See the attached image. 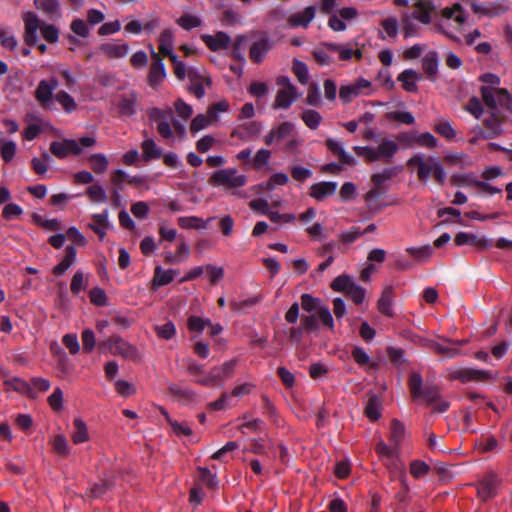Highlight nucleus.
I'll return each instance as SVG.
<instances>
[{"mask_svg":"<svg viewBox=\"0 0 512 512\" xmlns=\"http://www.w3.org/2000/svg\"><path fill=\"white\" fill-rule=\"evenodd\" d=\"M481 94L486 106L493 112L500 113V109L512 111V98L505 89L481 87Z\"/></svg>","mask_w":512,"mask_h":512,"instance_id":"39448f33","label":"nucleus"},{"mask_svg":"<svg viewBox=\"0 0 512 512\" xmlns=\"http://www.w3.org/2000/svg\"><path fill=\"white\" fill-rule=\"evenodd\" d=\"M149 118L156 124L157 131L161 137L167 140L173 139V111L171 108H151L148 112Z\"/></svg>","mask_w":512,"mask_h":512,"instance_id":"423d86ee","label":"nucleus"},{"mask_svg":"<svg viewBox=\"0 0 512 512\" xmlns=\"http://www.w3.org/2000/svg\"><path fill=\"white\" fill-rule=\"evenodd\" d=\"M88 161L91 169L97 174L104 173L108 167L107 157L102 153L91 155Z\"/></svg>","mask_w":512,"mask_h":512,"instance_id":"58836bf2","label":"nucleus"},{"mask_svg":"<svg viewBox=\"0 0 512 512\" xmlns=\"http://www.w3.org/2000/svg\"><path fill=\"white\" fill-rule=\"evenodd\" d=\"M50 151L57 158L63 159L69 154L79 155L82 152V149L76 140L64 139L63 141L51 142Z\"/></svg>","mask_w":512,"mask_h":512,"instance_id":"9b49d317","label":"nucleus"},{"mask_svg":"<svg viewBox=\"0 0 512 512\" xmlns=\"http://www.w3.org/2000/svg\"><path fill=\"white\" fill-rule=\"evenodd\" d=\"M302 120L310 129H316L319 126L322 117L317 111L308 109L302 113Z\"/></svg>","mask_w":512,"mask_h":512,"instance_id":"4d7b16f0","label":"nucleus"},{"mask_svg":"<svg viewBox=\"0 0 512 512\" xmlns=\"http://www.w3.org/2000/svg\"><path fill=\"white\" fill-rule=\"evenodd\" d=\"M235 365L236 362L234 360L225 362L221 366L212 368L207 377L198 379L196 382L204 386H214L219 383L222 384L227 378L231 377Z\"/></svg>","mask_w":512,"mask_h":512,"instance_id":"6e6552de","label":"nucleus"},{"mask_svg":"<svg viewBox=\"0 0 512 512\" xmlns=\"http://www.w3.org/2000/svg\"><path fill=\"white\" fill-rule=\"evenodd\" d=\"M422 384V376L417 372L411 373L409 378V388L414 399L422 397Z\"/></svg>","mask_w":512,"mask_h":512,"instance_id":"49530a36","label":"nucleus"},{"mask_svg":"<svg viewBox=\"0 0 512 512\" xmlns=\"http://www.w3.org/2000/svg\"><path fill=\"white\" fill-rule=\"evenodd\" d=\"M478 180L474 174H455L451 177V183L455 186H475Z\"/></svg>","mask_w":512,"mask_h":512,"instance_id":"13d9d810","label":"nucleus"},{"mask_svg":"<svg viewBox=\"0 0 512 512\" xmlns=\"http://www.w3.org/2000/svg\"><path fill=\"white\" fill-rule=\"evenodd\" d=\"M178 274L177 270L169 269L164 270L160 266H157L154 271L153 286L155 288L168 285L174 280V277Z\"/></svg>","mask_w":512,"mask_h":512,"instance_id":"7c9ffc66","label":"nucleus"},{"mask_svg":"<svg viewBox=\"0 0 512 512\" xmlns=\"http://www.w3.org/2000/svg\"><path fill=\"white\" fill-rule=\"evenodd\" d=\"M76 249L74 246H67L65 250V257L63 260L53 268L55 275L65 273L76 262Z\"/></svg>","mask_w":512,"mask_h":512,"instance_id":"2f4dec72","label":"nucleus"},{"mask_svg":"<svg viewBox=\"0 0 512 512\" xmlns=\"http://www.w3.org/2000/svg\"><path fill=\"white\" fill-rule=\"evenodd\" d=\"M112 354H118L125 358L135 359L137 357V350L134 346L124 341L121 337H117L115 348Z\"/></svg>","mask_w":512,"mask_h":512,"instance_id":"e433bc0d","label":"nucleus"},{"mask_svg":"<svg viewBox=\"0 0 512 512\" xmlns=\"http://www.w3.org/2000/svg\"><path fill=\"white\" fill-rule=\"evenodd\" d=\"M55 100L63 107L67 113H71L77 108L75 100L65 91L57 92L55 95Z\"/></svg>","mask_w":512,"mask_h":512,"instance_id":"79ce46f5","label":"nucleus"},{"mask_svg":"<svg viewBox=\"0 0 512 512\" xmlns=\"http://www.w3.org/2000/svg\"><path fill=\"white\" fill-rule=\"evenodd\" d=\"M407 165L417 166L418 179L423 182H427L430 176H433L440 185L444 184L446 180V171L436 157L416 154L408 160Z\"/></svg>","mask_w":512,"mask_h":512,"instance_id":"7ed1b4c3","label":"nucleus"},{"mask_svg":"<svg viewBox=\"0 0 512 512\" xmlns=\"http://www.w3.org/2000/svg\"><path fill=\"white\" fill-rule=\"evenodd\" d=\"M74 430L71 438L75 444H81L89 439L87 425L81 418H75L73 421Z\"/></svg>","mask_w":512,"mask_h":512,"instance_id":"f704fd0d","label":"nucleus"},{"mask_svg":"<svg viewBox=\"0 0 512 512\" xmlns=\"http://www.w3.org/2000/svg\"><path fill=\"white\" fill-rule=\"evenodd\" d=\"M398 151V144L391 139L383 138L377 147H373L372 162L383 160L391 161Z\"/></svg>","mask_w":512,"mask_h":512,"instance_id":"f8f14e48","label":"nucleus"},{"mask_svg":"<svg viewBox=\"0 0 512 512\" xmlns=\"http://www.w3.org/2000/svg\"><path fill=\"white\" fill-rule=\"evenodd\" d=\"M478 495L484 500L495 495V484L492 479L484 480L478 487Z\"/></svg>","mask_w":512,"mask_h":512,"instance_id":"69168bd1","label":"nucleus"},{"mask_svg":"<svg viewBox=\"0 0 512 512\" xmlns=\"http://www.w3.org/2000/svg\"><path fill=\"white\" fill-rule=\"evenodd\" d=\"M434 130L448 140H452L456 136V131L448 121L440 120L434 125Z\"/></svg>","mask_w":512,"mask_h":512,"instance_id":"8fccbe9b","label":"nucleus"},{"mask_svg":"<svg viewBox=\"0 0 512 512\" xmlns=\"http://www.w3.org/2000/svg\"><path fill=\"white\" fill-rule=\"evenodd\" d=\"M316 9L313 6L306 7L303 11L291 14L288 18V24L291 27H308L314 19Z\"/></svg>","mask_w":512,"mask_h":512,"instance_id":"aec40b11","label":"nucleus"},{"mask_svg":"<svg viewBox=\"0 0 512 512\" xmlns=\"http://www.w3.org/2000/svg\"><path fill=\"white\" fill-rule=\"evenodd\" d=\"M24 22V41L28 46H34L38 43V31L42 37L49 43H56L59 39V30L55 25L47 24L41 21L38 15L28 11L22 14Z\"/></svg>","mask_w":512,"mask_h":512,"instance_id":"f03ea898","label":"nucleus"},{"mask_svg":"<svg viewBox=\"0 0 512 512\" xmlns=\"http://www.w3.org/2000/svg\"><path fill=\"white\" fill-rule=\"evenodd\" d=\"M159 51L161 54L167 57H171L175 53L173 52L174 34L171 29H165L159 36Z\"/></svg>","mask_w":512,"mask_h":512,"instance_id":"c756f323","label":"nucleus"},{"mask_svg":"<svg viewBox=\"0 0 512 512\" xmlns=\"http://www.w3.org/2000/svg\"><path fill=\"white\" fill-rule=\"evenodd\" d=\"M108 210H104L102 213L93 214L92 219L94 223L89 224V227L99 236L101 240L104 239L106 235V230L109 226L108 222Z\"/></svg>","mask_w":512,"mask_h":512,"instance_id":"c85d7f7f","label":"nucleus"},{"mask_svg":"<svg viewBox=\"0 0 512 512\" xmlns=\"http://www.w3.org/2000/svg\"><path fill=\"white\" fill-rule=\"evenodd\" d=\"M178 224L180 225V227H182L184 229H188V228L203 229L206 227L203 220L196 216L180 217L178 219Z\"/></svg>","mask_w":512,"mask_h":512,"instance_id":"e2e57ef3","label":"nucleus"},{"mask_svg":"<svg viewBox=\"0 0 512 512\" xmlns=\"http://www.w3.org/2000/svg\"><path fill=\"white\" fill-rule=\"evenodd\" d=\"M384 32L391 38H395L398 34L399 23L395 17H389L381 22Z\"/></svg>","mask_w":512,"mask_h":512,"instance_id":"338daca9","label":"nucleus"},{"mask_svg":"<svg viewBox=\"0 0 512 512\" xmlns=\"http://www.w3.org/2000/svg\"><path fill=\"white\" fill-rule=\"evenodd\" d=\"M177 24L185 30H191L201 25V19L195 15L183 14L177 19Z\"/></svg>","mask_w":512,"mask_h":512,"instance_id":"603ef678","label":"nucleus"},{"mask_svg":"<svg viewBox=\"0 0 512 512\" xmlns=\"http://www.w3.org/2000/svg\"><path fill=\"white\" fill-rule=\"evenodd\" d=\"M381 405V399L376 395H371L365 407L366 416L372 421L378 420L381 416Z\"/></svg>","mask_w":512,"mask_h":512,"instance_id":"c9c22d12","label":"nucleus"},{"mask_svg":"<svg viewBox=\"0 0 512 512\" xmlns=\"http://www.w3.org/2000/svg\"><path fill=\"white\" fill-rule=\"evenodd\" d=\"M34 6L50 20L61 17L59 0H34Z\"/></svg>","mask_w":512,"mask_h":512,"instance_id":"412c9836","label":"nucleus"},{"mask_svg":"<svg viewBox=\"0 0 512 512\" xmlns=\"http://www.w3.org/2000/svg\"><path fill=\"white\" fill-rule=\"evenodd\" d=\"M142 150L145 159L160 158L162 155L161 149L156 145L153 139L143 141Z\"/></svg>","mask_w":512,"mask_h":512,"instance_id":"de8ad7c7","label":"nucleus"},{"mask_svg":"<svg viewBox=\"0 0 512 512\" xmlns=\"http://www.w3.org/2000/svg\"><path fill=\"white\" fill-rule=\"evenodd\" d=\"M1 157L5 162H10L16 153V144L13 141L0 140Z\"/></svg>","mask_w":512,"mask_h":512,"instance_id":"6e6d98bb","label":"nucleus"},{"mask_svg":"<svg viewBox=\"0 0 512 512\" xmlns=\"http://www.w3.org/2000/svg\"><path fill=\"white\" fill-rule=\"evenodd\" d=\"M454 242L458 246L474 245L480 248H490L493 246L492 239L478 238L476 235L467 232H459L454 238Z\"/></svg>","mask_w":512,"mask_h":512,"instance_id":"f3484780","label":"nucleus"},{"mask_svg":"<svg viewBox=\"0 0 512 512\" xmlns=\"http://www.w3.org/2000/svg\"><path fill=\"white\" fill-rule=\"evenodd\" d=\"M150 52L152 57V64L149 69L148 80L152 88H157L166 77V70L162 58L155 52L152 45H150Z\"/></svg>","mask_w":512,"mask_h":512,"instance_id":"9d476101","label":"nucleus"},{"mask_svg":"<svg viewBox=\"0 0 512 512\" xmlns=\"http://www.w3.org/2000/svg\"><path fill=\"white\" fill-rule=\"evenodd\" d=\"M271 156V152L267 149H259L255 156L251 160V164L253 168L260 170L264 166H266L269 162Z\"/></svg>","mask_w":512,"mask_h":512,"instance_id":"3c124183","label":"nucleus"},{"mask_svg":"<svg viewBox=\"0 0 512 512\" xmlns=\"http://www.w3.org/2000/svg\"><path fill=\"white\" fill-rule=\"evenodd\" d=\"M326 146L330 151H332L334 154L338 156L341 163L347 165L355 164V158L344 150L343 145L340 141L328 138L326 140Z\"/></svg>","mask_w":512,"mask_h":512,"instance_id":"cd10ccee","label":"nucleus"},{"mask_svg":"<svg viewBox=\"0 0 512 512\" xmlns=\"http://www.w3.org/2000/svg\"><path fill=\"white\" fill-rule=\"evenodd\" d=\"M247 39L245 36L239 35L236 37V39L232 43V51L231 56L238 60L243 62L245 60L244 58V50L246 46Z\"/></svg>","mask_w":512,"mask_h":512,"instance_id":"c03bdc74","label":"nucleus"},{"mask_svg":"<svg viewBox=\"0 0 512 512\" xmlns=\"http://www.w3.org/2000/svg\"><path fill=\"white\" fill-rule=\"evenodd\" d=\"M262 130V124L258 121L245 122L234 130L233 136L239 137L242 140H248L257 137Z\"/></svg>","mask_w":512,"mask_h":512,"instance_id":"4be33fe9","label":"nucleus"},{"mask_svg":"<svg viewBox=\"0 0 512 512\" xmlns=\"http://www.w3.org/2000/svg\"><path fill=\"white\" fill-rule=\"evenodd\" d=\"M4 385L7 389H12L17 392L30 394L32 389L30 385L23 379L18 377H11L5 379Z\"/></svg>","mask_w":512,"mask_h":512,"instance_id":"ea45409f","label":"nucleus"},{"mask_svg":"<svg viewBox=\"0 0 512 512\" xmlns=\"http://www.w3.org/2000/svg\"><path fill=\"white\" fill-rule=\"evenodd\" d=\"M209 183L215 187L223 186L236 195L238 189L246 185L247 177L244 174H239L236 168H224L215 171L211 175Z\"/></svg>","mask_w":512,"mask_h":512,"instance_id":"20e7f679","label":"nucleus"},{"mask_svg":"<svg viewBox=\"0 0 512 512\" xmlns=\"http://www.w3.org/2000/svg\"><path fill=\"white\" fill-rule=\"evenodd\" d=\"M413 2L414 7L416 8L414 12L419 13V22L421 24L428 25L433 22L435 30L445 34L451 39H457L448 31L445 22L453 19L458 26H462L466 22L467 15L460 4L444 8L441 12V17L438 19L436 17H432V13L435 10V5L432 0H413Z\"/></svg>","mask_w":512,"mask_h":512,"instance_id":"f257e3e1","label":"nucleus"},{"mask_svg":"<svg viewBox=\"0 0 512 512\" xmlns=\"http://www.w3.org/2000/svg\"><path fill=\"white\" fill-rule=\"evenodd\" d=\"M430 347L432 349H434L438 354L444 355L448 358H454L461 354L457 348L448 346V345H444L439 342L432 341L430 343Z\"/></svg>","mask_w":512,"mask_h":512,"instance_id":"5fc2aeb1","label":"nucleus"},{"mask_svg":"<svg viewBox=\"0 0 512 512\" xmlns=\"http://www.w3.org/2000/svg\"><path fill=\"white\" fill-rule=\"evenodd\" d=\"M114 486V480L111 475H105L101 483H95L89 489V496L91 498H99L107 491L111 490Z\"/></svg>","mask_w":512,"mask_h":512,"instance_id":"72a5a7b5","label":"nucleus"},{"mask_svg":"<svg viewBox=\"0 0 512 512\" xmlns=\"http://www.w3.org/2000/svg\"><path fill=\"white\" fill-rule=\"evenodd\" d=\"M293 73L297 77L298 81L301 84H306L309 78L308 67L305 63L299 60H294L293 63Z\"/></svg>","mask_w":512,"mask_h":512,"instance_id":"bf43d9fd","label":"nucleus"},{"mask_svg":"<svg viewBox=\"0 0 512 512\" xmlns=\"http://www.w3.org/2000/svg\"><path fill=\"white\" fill-rule=\"evenodd\" d=\"M439 68V58L436 51H429L422 58V69L426 75V78L432 82L437 79Z\"/></svg>","mask_w":512,"mask_h":512,"instance_id":"a211bd4d","label":"nucleus"},{"mask_svg":"<svg viewBox=\"0 0 512 512\" xmlns=\"http://www.w3.org/2000/svg\"><path fill=\"white\" fill-rule=\"evenodd\" d=\"M298 97L297 90L279 89L273 107L275 109H288Z\"/></svg>","mask_w":512,"mask_h":512,"instance_id":"a878e982","label":"nucleus"},{"mask_svg":"<svg viewBox=\"0 0 512 512\" xmlns=\"http://www.w3.org/2000/svg\"><path fill=\"white\" fill-rule=\"evenodd\" d=\"M393 299H394V289H393V287L388 286L383 290L382 295H381L380 299L378 300L379 312L388 317H393L394 316V311L392 308Z\"/></svg>","mask_w":512,"mask_h":512,"instance_id":"bb28decb","label":"nucleus"},{"mask_svg":"<svg viewBox=\"0 0 512 512\" xmlns=\"http://www.w3.org/2000/svg\"><path fill=\"white\" fill-rule=\"evenodd\" d=\"M406 251L414 256L416 259L420 261H425L429 259L433 253V250L430 245L422 246V247H408Z\"/></svg>","mask_w":512,"mask_h":512,"instance_id":"052dcab7","label":"nucleus"},{"mask_svg":"<svg viewBox=\"0 0 512 512\" xmlns=\"http://www.w3.org/2000/svg\"><path fill=\"white\" fill-rule=\"evenodd\" d=\"M359 95L360 93L358 92L354 83H351L349 85H343L340 87L339 97L344 103L352 101V99Z\"/></svg>","mask_w":512,"mask_h":512,"instance_id":"0e129e2a","label":"nucleus"},{"mask_svg":"<svg viewBox=\"0 0 512 512\" xmlns=\"http://www.w3.org/2000/svg\"><path fill=\"white\" fill-rule=\"evenodd\" d=\"M188 78L190 79V84L188 86V90L193 93L198 99H201L205 95L204 84L201 81L195 71L190 69L188 71Z\"/></svg>","mask_w":512,"mask_h":512,"instance_id":"4c0bfd02","label":"nucleus"},{"mask_svg":"<svg viewBox=\"0 0 512 512\" xmlns=\"http://www.w3.org/2000/svg\"><path fill=\"white\" fill-rule=\"evenodd\" d=\"M53 93L46 80H41L35 90V98L44 109H52Z\"/></svg>","mask_w":512,"mask_h":512,"instance_id":"b1692460","label":"nucleus"},{"mask_svg":"<svg viewBox=\"0 0 512 512\" xmlns=\"http://www.w3.org/2000/svg\"><path fill=\"white\" fill-rule=\"evenodd\" d=\"M202 39L212 51L227 49L231 44V38L225 32H218L214 36L203 35Z\"/></svg>","mask_w":512,"mask_h":512,"instance_id":"5701e85b","label":"nucleus"},{"mask_svg":"<svg viewBox=\"0 0 512 512\" xmlns=\"http://www.w3.org/2000/svg\"><path fill=\"white\" fill-rule=\"evenodd\" d=\"M273 47V40L267 36L255 41L249 51V57L254 63H261Z\"/></svg>","mask_w":512,"mask_h":512,"instance_id":"2eb2a0df","label":"nucleus"},{"mask_svg":"<svg viewBox=\"0 0 512 512\" xmlns=\"http://www.w3.org/2000/svg\"><path fill=\"white\" fill-rule=\"evenodd\" d=\"M86 194L89 196L90 200L95 203H104L108 199L106 191L99 184L89 186L86 190Z\"/></svg>","mask_w":512,"mask_h":512,"instance_id":"37998d69","label":"nucleus"},{"mask_svg":"<svg viewBox=\"0 0 512 512\" xmlns=\"http://www.w3.org/2000/svg\"><path fill=\"white\" fill-rule=\"evenodd\" d=\"M338 184L333 181H324L313 184L310 188V196L317 201L324 200L327 196L333 195L337 190Z\"/></svg>","mask_w":512,"mask_h":512,"instance_id":"6ab92c4d","label":"nucleus"},{"mask_svg":"<svg viewBox=\"0 0 512 512\" xmlns=\"http://www.w3.org/2000/svg\"><path fill=\"white\" fill-rule=\"evenodd\" d=\"M87 278L82 271H77L70 284V290L74 295H78L81 291L87 288Z\"/></svg>","mask_w":512,"mask_h":512,"instance_id":"a18cd8bd","label":"nucleus"},{"mask_svg":"<svg viewBox=\"0 0 512 512\" xmlns=\"http://www.w3.org/2000/svg\"><path fill=\"white\" fill-rule=\"evenodd\" d=\"M429 470V465L420 460H414L410 464V473L415 478H420L427 475Z\"/></svg>","mask_w":512,"mask_h":512,"instance_id":"774afa93","label":"nucleus"},{"mask_svg":"<svg viewBox=\"0 0 512 512\" xmlns=\"http://www.w3.org/2000/svg\"><path fill=\"white\" fill-rule=\"evenodd\" d=\"M419 13H403L401 17V28L405 38L417 37L421 34V26L419 24Z\"/></svg>","mask_w":512,"mask_h":512,"instance_id":"4468645a","label":"nucleus"},{"mask_svg":"<svg viewBox=\"0 0 512 512\" xmlns=\"http://www.w3.org/2000/svg\"><path fill=\"white\" fill-rule=\"evenodd\" d=\"M405 434V427L404 425L399 422L398 420L394 419L391 422V436L390 441L395 445L398 446L399 443L402 441Z\"/></svg>","mask_w":512,"mask_h":512,"instance_id":"864d4df0","label":"nucleus"},{"mask_svg":"<svg viewBox=\"0 0 512 512\" xmlns=\"http://www.w3.org/2000/svg\"><path fill=\"white\" fill-rule=\"evenodd\" d=\"M471 9L475 14H482L487 17H496L504 14L508 10L504 0H499L493 3H472Z\"/></svg>","mask_w":512,"mask_h":512,"instance_id":"ddd939ff","label":"nucleus"},{"mask_svg":"<svg viewBox=\"0 0 512 512\" xmlns=\"http://www.w3.org/2000/svg\"><path fill=\"white\" fill-rule=\"evenodd\" d=\"M447 372L450 380H459L462 383L482 382L493 378L490 371L474 368L451 367Z\"/></svg>","mask_w":512,"mask_h":512,"instance_id":"0eeeda50","label":"nucleus"},{"mask_svg":"<svg viewBox=\"0 0 512 512\" xmlns=\"http://www.w3.org/2000/svg\"><path fill=\"white\" fill-rule=\"evenodd\" d=\"M485 129L477 127L474 129L477 138L493 139L502 133V119L499 112H491L484 121Z\"/></svg>","mask_w":512,"mask_h":512,"instance_id":"1a4fd4ad","label":"nucleus"},{"mask_svg":"<svg viewBox=\"0 0 512 512\" xmlns=\"http://www.w3.org/2000/svg\"><path fill=\"white\" fill-rule=\"evenodd\" d=\"M420 79L421 75L413 69H406L398 76V81L402 83L404 90L410 93L418 90L417 81Z\"/></svg>","mask_w":512,"mask_h":512,"instance_id":"393cba45","label":"nucleus"},{"mask_svg":"<svg viewBox=\"0 0 512 512\" xmlns=\"http://www.w3.org/2000/svg\"><path fill=\"white\" fill-rule=\"evenodd\" d=\"M415 143L419 146L426 148H436L438 145V140L429 132H424L421 134H416Z\"/></svg>","mask_w":512,"mask_h":512,"instance_id":"680f3d73","label":"nucleus"},{"mask_svg":"<svg viewBox=\"0 0 512 512\" xmlns=\"http://www.w3.org/2000/svg\"><path fill=\"white\" fill-rule=\"evenodd\" d=\"M100 51L107 57L117 59L125 57L129 52L127 43L121 40H113L100 46Z\"/></svg>","mask_w":512,"mask_h":512,"instance_id":"dca6fc26","label":"nucleus"},{"mask_svg":"<svg viewBox=\"0 0 512 512\" xmlns=\"http://www.w3.org/2000/svg\"><path fill=\"white\" fill-rule=\"evenodd\" d=\"M353 284L354 282L350 276L340 275L333 280L331 288L338 292L347 293Z\"/></svg>","mask_w":512,"mask_h":512,"instance_id":"09e8293b","label":"nucleus"},{"mask_svg":"<svg viewBox=\"0 0 512 512\" xmlns=\"http://www.w3.org/2000/svg\"><path fill=\"white\" fill-rule=\"evenodd\" d=\"M444 159L448 164L454 166L466 167L471 165L469 157L464 153L447 152Z\"/></svg>","mask_w":512,"mask_h":512,"instance_id":"a19ab883","label":"nucleus"},{"mask_svg":"<svg viewBox=\"0 0 512 512\" xmlns=\"http://www.w3.org/2000/svg\"><path fill=\"white\" fill-rule=\"evenodd\" d=\"M137 95L135 93H129L128 95L122 96L118 108L119 113L122 116H132L136 113Z\"/></svg>","mask_w":512,"mask_h":512,"instance_id":"473e14b6","label":"nucleus"}]
</instances>
